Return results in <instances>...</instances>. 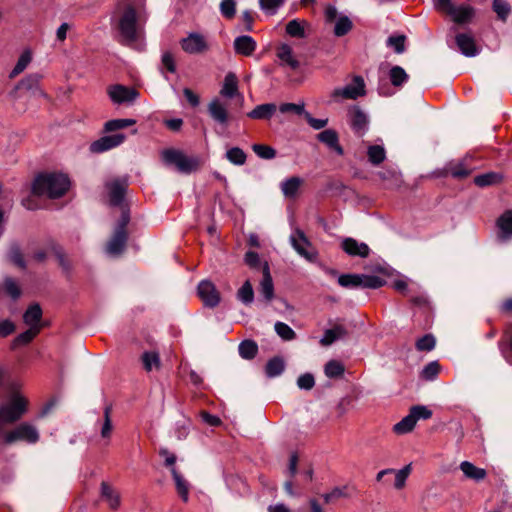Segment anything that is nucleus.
I'll return each mask as SVG.
<instances>
[{
	"label": "nucleus",
	"instance_id": "obj_36",
	"mask_svg": "<svg viewBox=\"0 0 512 512\" xmlns=\"http://www.w3.org/2000/svg\"><path fill=\"white\" fill-rule=\"evenodd\" d=\"M171 474L175 481L179 496L184 502H187L189 499V485L187 481L174 467L171 468Z\"/></svg>",
	"mask_w": 512,
	"mask_h": 512
},
{
	"label": "nucleus",
	"instance_id": "obj_46",
	"mask_svg": "<svg viewBox=\"0 0 512 512\" xmlns=\"http://www.w3.org/2000/svg\"><path fill=\"white\" fill-rule=\"evenodd\" d=\"M447 172L455 179H465L471 173V169L466 168L463 163H449Z\"/></svg>",
	"mask_w": 512,
	"mask_h": 512
},
{
	"label": "nucleus",
	"instance_id": "obj_56",
	"mask_svg": "<svg viewBox=\"0 0 512 512\" xmlns=\"http://www.w3.org/2000/svg\"><path fill=\"white\" fill-rule=\"evenodd\" d=\"M497 225L505 234H512V211L504 212L497 220Z\"/></svg>",
	"mask_w": 512,
	"mask_h": 512
},
{
	"label": "nucleus",
	"instance_id": "obj_60",
	"mask_svg": "<svg viewBox=\"0 0 512 512\" xmlns=\"http://www.w3.org/2000/svg\"><path fill=\"white\" fill-rule=\"evenodd\" d=\"M284 2L285 0H259L261 9L269 14H275Z\"/></svg>",
	"mask_w": 512,
	"mask_h": 512
},
{
	"label": "nucleus",
	"instance_id": "obj_2",
	"mask_svg": "<svg viewBox=\"0 0 512 512\" xmlns=\"http://www.w3.org/2000/svg\"><path fill=\"white\" fill-rule=\"evenodd\" d=\"M325 29H330L335 37H344L353 29L351 19L343 14H339L337 8L333 5H327L324 10Z\"/></svg>",
	"mask_w": 512,
	"mask_h": 512
},
{
	"label": "nucleus",
	"instance_id": "obj_54",
	"mask_svg": "<svg viewBox=\"0 0 512 512\" xmlns=\"http://www.w3.org/2000/svg\"><path fill=\"white\" fill-rule=\"evenodd\" d=\"M142 362L146 371H151L153 368L160 366L159 355L155 352H145L142 355Z\"/></svg>",
	"mask_w": 512,
	"mask_h": 512
},
{
	"label": "nucleus",
	"instance_id": "obj_34",
	"mask_svg": "<svg viewBox=\"0 0 512 512\" xmlns=\"http://www.w3.org/2000/svg\"><path fill=\"white\" fill-rule=\"evenodd\" d=\"M460 469L467 478L475 481L483 480L487 474L485 469L476 467L474 464L468 461H463L460 464Z\"/></svg>",
	"mask_w": 512,
	"mask_h": 512
},
{
	"label": "nucleus",
	"instance_id": "obj_25",
	"mask_svg": "<svg viewBox=\"0 0 512 512\" xmlns=\"http://www.w3.org/2000/svg\"><path fill=\"white\" fill-rule=\"evenodd\" d=\"M39 81H40V76L38 74H30L28 76H26L24 79H22L19 83H18V88L19 89H25L27 91H31L33 93V95H37V96H41V97H46V93L39 88Z\"/></svg>",
	"mask_w": 512,
	"mask_h": 512
},
{
	"label": "nucleus",
	"instance_id": "obj_18",
	"mask_svg": "<svg viewBox=\"0 0 512 512\" xmlns=\"http://www.w3.org/2000/svg\"><path fill=\"white\" fill-rule=\"evenodd\" d=\"M350 124L358 136H363L367 130L368 118L366 114L358 107L354 106L350 111Z\"/></svg>",
	"mask_w": 512,
	"mask_h": 512
},
{
	"label": "nucleus",
	"instance_id": "obj_63",
	"mask_svg": "<svg viewBox=\"0 0 512 512\" xmlns=\"http://www.w3.org/2000/svg\"><path fill=\"white\" fill-rule=\"evenodd\" d=\"M4 288H5L6 293L13 299H17L21 294L18 284L12 278H9V277L5 278Z\"/></svg>",
	"mask_w": 512,
	"mask_h": 512
},
{
	"label": "nucleus",
	"instance_id": "obj_13",
	"mask_svg": "<svg viewBox=\"0 0 512 512\" xmlns=\"http://www.w3.org/2000/svg\"><path fill=\"white\" fill-rule=\"evenodd\" d=\"M125 139L126 136L123 133L103 136L92 142L89 149L92 153H103L120 146Z\"/></svg>",
	"mask_w": 512,
	"mask_h": 512
},
{
	"label": "nucleus",
	"instance_id": "obj_47",
	"mask_svg": "<svg viewBox=\"0 0 512 512\" xmlns=\"http://www.w3.org/2000/svg\"><path fill=\"white\" fill-rule=\"evenodd\" d=\"M238 349L240 356L244 359H253L258 351L257 344L250 340L241 342Z\"/></svg>",
	"mask_w": 512,
	"mask_h": 512
},
{
	"label": "nucleus",
	"instance_id": "obj_32",
	"mask_svg": "<svg viewBox=\"0 0 512 512\" xmlns=\"http://www.w3.org/2000/svg\"><path fill=\"white\" fill-rule=\"evenodd\" d=\"M503 176L497 172H487L474 177V184L478 187H488L501 183Z\"/></svg>",
	"mask_w": 512,
	"mask_h": 512
},
{
	"label": "nucleus",
	"instance_id": "obj_14",
	"mask_svg": "<svg viewBox=\"0 0 512 512\" xmlns=\"http://www.w3.org/2000/svg\"><path fill=\"white\" fill-rule=\"evenodd\" d=\"M275 53L281 66L289 67L292 70H297L300 67V62L289 44L280 43L276 47Z\"/></svg>",
	"mask_w": 512,
	"mask_h": 512
},
{
	"label": "nucleus",
	"instance_id": "obj_31",
	"mask_svg": "<svg viewBox=\"0 0 512 512\" xmlns=\"http://www.w3.org/2000/svg\"><path fill=\"white\" fill-rule=\"evenodd\" d=\"M238 91V80L234 73L229 72L224 78L220 94L226 98H233Z\"/></svg>",
	"mask_w": 512,
	"mask_h": 512
},
{
	"label": "nucleus",
	"instance_id": "obj_19",
	"mask_svg": "<svg viewBox=\"0 0 512 512\" xmlns=\"http://www.w3.org/2000/svg\"><path fill=\"white\" fill-rule=\"evenodd\" d=\"M233 46L237 54L248 57L255 52L257 43L251 36L242 35L235 38Z\"/></svg>",
	"mask_w": 512,
	"mask_h": 512
},
{
	"label": "nucleus",
	"instance_id": "obj_28",
	"mask_svg": "<svg viewBox=\"0 0 512 512\" xmlns=\"http://www.w3.org/2000/svg\"><path fill=\"white\" fill-rule=\"evenodd\" d=\"M344 373L345 366L340 360L331 359L324 365V374L329 379H341L343 378Z\"/></svg>",
	"mask_w": 512,
	"mask_h": 512
},
{
	"label": "nucleus",
	"instance_id": "obj_50",
	"mask_svg": "<svg viewBox=\"0 0 512 512\" xmlns=\"http://www.w3.org/2000/svg\"><path fill=\"white\" fill-rule=\"evenodd\" d=\"M41 326H32L29 327L28 330L25 332L19 334L16 339L15 343L18 345H25L31 342L40 332Z\"/></svg>",
	"mask_w": 512,
	"mask_h": 512
},
{
	"label": "nucleus",
	"instance_id": "obj_10",
	"mask_svg": "<svg viewBox=\"0 0 512 512\" xmlns=\"http://www.w3.org/2000/svg\"><path fill=\"white\" fill-rule=\"evenodd\" d=\"M105 187L108 191L110 204L120 206L128 187L127 178H114L106 182Z\"/></svg>",
	"mask_w": 512,
	"mask_h": 512
},
{
	"label": "nucleus",
	"instance_id": "obj_62",
	"mask_svg": "<svg viewBox=\"0 0 512 512\" xmlns=\"http://www.w3.org/2000/svg\"><path fill=\"white\" fill-rule=\"evenodd\" d=\"M410 413L414 415L415 421L419 419H429L432 417V411L425 406L415 405L410 408Z\"/></svg>",
	"mask_w": 512,
	"mask_h": 512
},
{
	"label": "nucleus",
	"instance_id": "obj_61",
	"mask_svg": "<svg viewBox=\"0 0 512 512\" xmlns=\"http://www.w3.org/2000/svg\"><path fill=\"white\" fill-rule=\"evenodd\" d=\"M220 11L224 17L228 19L233 18L236 13L235 0H222L220 3Z\"/></svg>",
	"mask_w": 512,
	"mask_h": 512
},
{
	"label": "nucleus",
	"instance_id": "obj_12",
	"mask_svg": "<svg viewBox=\"0 0 512 512\" xmlns=\"http://www.w3.org/2000/svg\"><path fill=\"white\" fill-rule=\"evenodd\" d=\"M182 49L188 54H201L209 49L205 37L199 33H190L181 40Z\"/></svg>",
	"mask_w": 512,
	"mask_h": 512
},
{
	"label": "nucleus",
	"instance_id": "obj_29",
	"mask_svg": "<svg viewBox=\"0 0 512 512\" xmlns=\"http://www.w3.org/2000/svg\"><path fill=\"white\" fill-rule=\"evenodd\" d=\"M276 110L277 106L274 103H265L256 106L247 116L252 119H270Z\"/></svg>",
	"mask_w": 512,
	"mask_h": 512
},
{
	"label": "nucleus",
	"instance_id": "obj_8",
	"mask_svg": "<svg viewBox=\"0 0 512 512\" xmlns=\"http://www.w3.org/2000/svg\"><path fill=\"white\" fill-rule=\"evenodd\" d=\"M2 438L6 445H11L18 441L35 444L39 440V432L34 425L24 422L14 429L5 432Z\"/></svg>",
	"mask_w": 512,
	"mask_h": 512
},
{
	"label": "nucleus",
	"instance_id": "obj_40",
	"mask_svg": "<svg viewBox=\"0 0 512 512\" xmlns=\"http://www.w3.org/2000/svg\"><path fill=\"white\" fill-rule=\"evenodd\" d=\"M31 61H32L31 51L25 50L18 58V61H17L16 65L14 66L13 70L10 72L9 77L15 78L17 75L22 73L28 67V65L31 63Z\"/></svg>",
	"mask_w": 512,
	"mask_h": 512
},
{
	"label": "nucleus",
	"instance_id": "obj_52",
	"mask_svg": "<svg viewBox=\"0 0 512 512\" xmlns=\"http://www.w3.org/2000/svg\"><path fill=\"white\" fill-rule=\"evenodd\" d=\"M252 149H253L254 153L262 159L270 160L276 156L275 149L268 145L254 144L252 146Z\"/></svg>",
	"mask_w": 512,
	"mask_h": 512
},
{
	"label": "nucleus",
	"instance_id": "obj_35",
	"mask_svg": "<svg viewBox=\"0 0 512 512\" xmlns=\"http://www.w3.org/2000/svg\"><path fill=\"white\" fill-rule=\"evenodd\" d=\"M112 406L107 404L103 411V422L100 426V435L103 439L109 441L113 431V424L111 419Z\"/></svg>",
	"mask_w": 512,
	"mask_h": 512
},
{
	"label": "nucleus",
	"instance_id": "obj_15",
	"mask_svg": "<svg viewBox=\"0 0 512 512\" xmlns=\"http://www.w3.org/2000/svg\"><path fill=\"white\" fill-rule=\"evenodd\" d=\"M198 295L203 303L208 307H215L220 302L219 292L215 285L208 280H203L199 283Z\"/></svg>",
	"mask_w": 512,
	"mask_h": 512
},
{
	"label": "nucleus",
	"instance_id": "obj_37",
	"mask_svg": "<svg viewBox=\"0 0 512 512\" xmlns=\"http://www.w3.org/2000/svg\"><path fill=\"white\" fill-rule=\"evenodd\" d=\"M42 309L38 304L31 305L23 315V321L29 327L40 326Z\"/></svg>",
	"mask_w": 512,
	"mask_h": 512
},
{
	"label": "nucleus",
	"instance_id": "obj_64",
	"mask_svg": "<svg viewBox=\"0 0 512 512\" xmlns=\"http://www.w3.org/2000/svg\"><path fill=\"white\" fill-rule=\"evenodd\" d=\"M315 385V378L310 373L302 374L297 379V386L303 390H310Z\"/></svg>",
	"mask_w": 512,
	"mask_h": 512
},
{
	"label": "nucleus",
	"instance_id": "obj_3",
	"mask_svg": "<svg viewBox=\"0 0 512 512\" xmlns=\"http://www.w3.org/2000/svg\"><path fill=\"white\" fill-rule=\"evenodd\" d=\"M338 284L346 289H378L386 284V280L376 275L347 273L338 277Z\"/></svg>",
	"mask_w": 512,
	"mask_h": 512
},
{
	"label": "nucleus",
	"instance_id": "obj_22",
	"mask_svg": "<svg viewBox=\"0 0 512 512\" xmlns=\"http://www.w3.org/2000/svg\"><path fill=\"white\" fill-rule=\"evenodd\" d=\"M322 144L338 156L344 154V149L339 143L338 133L333 129L322 130Z\"/></svg>",
	"mask_w": 512,
	"mask_h": 512
},
{
	"label": "nucleus",
	"instance_id": "obj_41",
	"mask_svg": "<svg viewBox=\"0 0 512 512\" xmlns=\"http://www.w3.org/2000/svg\"><path fill=\"white\" fill-rule=\"evenodd\" d=\"M390 81L393 86L401 87L409 79L408 74L401 66H393L389 71Z\"/></svg>",
	"mask_w": 512,
	"mask_h": 512
},
{
	"label": "nucleus",
	"instance_id": "obj_49",
	"mask_svg": "<svg viewBox=\"0 0 512 512\" xmlns=\"http://www.w3.org/2000/svg\"><path fill=\"white\" fill-rule=\"evenodd\" d=\"M284 370V362L281 358L275 357L268 361L266 365V374L269 377L280 375Z\"/></svg>",
	"mask_w": 512,
	"mask_h": 512
},
{
	"label": "nucleus",
	"instance_id": "obj_45",
	"mask_svg": "<svg viewBox=\"0 0 512 512\" xmlns=\"http://www.w3.org/2000/svg\"><path fill=\"white\" fill-rule=\"evenodd\" d=\"M227 160L234 165H244L247 159L246 153L239 147H233L226 152Z\"/></svg>",
	"mask_w": 512,
	"mask_h": 512
},
{
	"label": "nucleus",
	"instance_id": "obj_55",
	"mask_svg": "<svg viewBox=\"0 0 512 512\" xmlns=\"http://www.w3.org/2000/svg\"><path fill=\"white\" fill-rule=\"evenodd\" d=\"M498 347L506 362L512 364V333L508 334L507 341H499Z\"/></svg>",
	"mask_w": 512,
	"mask_h": 512
},
{
	"label": "nucleus",
	"instance_id": "obj_27",
	"mask_svg": "<svg viewBox=\"0 0 512 512\" xmlns=\"http://www.w3.org/2000/svg\"><path fill=\"white\" fill-rule=\"evenodd\" d=\"M101 496L111 509H117L120 506L119 492L106 482L101 483Z\"/></svg>",
	"mask_w": 512,
	"mask_h": 512
},
{
	"label": "nucleus",
	"instance_id": "obj_53",
	"mask_svg": "<svg viewBox=\"0 0 512 512\" xmlns=\"http://www.w3.org/2000/svg\"><path fill=\"white\" fill-rule=\"evenodd\" d=\"M405 35L389 36L386 41L388 47H392L397 54L405 51Z\"/></svg>",
	"mask_w": 512,
	"mask_h": 512
},
{
	"label": "nucleus",
	"instance_id": "obj_26",
	"mask_svg": "<svg viewBox=\"0 0 512 512\" xmlns=\"http://www.w3.org/2000/svg\"><path fill=\"white\" fill-rule=\"evenodd\" d=\"M310 25L308 22L299 19H293L286 24V33L290 37L305 38Z\"/></svg>",
	"mask_w": 512,
	"mask_h": 512
},
{
	"label": "nucleus",
	"instance_id": "obj_17",
	"mask_svg": "<svg viewBox=\"0 0 512 512\" xmlns=\"http://www.w3.org/2000/svg\"><path fill=\"white\" fill-rule=\"evenodd\" d=\"M341 247L345 253L354 257L366 258L370 254V248L366 243L358 242L351 237L345 238L341 243Z\"/></svg>",
	"mask_w": 512,
	"mask_h": 512
},
{
	"label": "nucleus",
	"instance_id": "obj_7",
	"mask_svg": "<svg viewBox=\"0 0 512 512\" xmlns=\"http://www.w3.org/2000/svg\"><path fill=\"white\" fill-rule=\"evenodd\" d=\"M161 155L165 163L175 165L181 173L189 174L200 167V160L197 157L186 156L179 150L166 149Z\"/></svg>",
	"mask_w": 512,
	"mask_h": 512
},
{
	"label": "nucleus",
	"instance_id": "obj_4",
	"mask_svg": "<svg viewBox=\"0 0 512 512\" xmlns=\"http://www.w3.org/2000/svg\"><path fill=\"white\" fill-rule=\"evenodd\" d=\"M28 408V400L20 393H12L7 403L0 406V423H14L22 418Z\"/></svg>",
	"mask_w": 512,
	"mask_h": 512
},
{
	"label": "nucleus",
	"instance_id": "obj_11",
	"mask_svg": "<svg viewBox=\"0 0 512 512\" xmlns=\"http://www.w3.org/2000/svg\"><path fill=\"white\" fill-rule=\"evenodd\" d=\"M108 95L114 103L123 104L134 102L138 98L139 93L134 88L117 84L108 88Z\"/></svg>",
	"mask_w": 512,
	"mask_h": 512
},
{
	"label": "nucleus",
	"instance_id": "obj_21",
	"mask_svg": "<svg viewBox=\"0 0 512 512\" xmlns=\"http://www.w3.org/2000/svg\"><path fill=\"white\" fill-rule=\"evenodd\" d=\"M290 241L294 249L301 256L305 257L309 261H312L315 258L316 255L311 254L307 249L310 244L302 231L297 230L295 233H293L290 237Z\"/></svg>",
	"mask_w": 512,
	"mask_h": 512
},
{
	"label": "nucleus",
	"instance_id": "obj_1",
	"mask_svg": "<svg viewBox=\"0 0 512 512\" xmlns=\"http://www.w3.org/2000/svg\"><path fill=\"white\" fill-rule=\"evenodd\" d=\"M70 187L69 178L62 173H46L37 176L32 185L34 196L51 199L62 197Z\"/></svg>",
	"mask_w": 512,
	"mask_h": 512
},
{
	"label": "nucleus",
	"instance_id": "obj_30",
	"mask_svg": "<svg viewBox=\"0 0 512 512\" xmlns=\"http://www.w3.org/2000/svg\"><path fill=\"white\" fill-rule=\"evenodd\" d=\"M303 180L300 177H291L281 183V191L286 198H295Z\"/></svg>",
	"mask_w": 512,
	"mask_h": 512
},
{
	"label": "nucleus",
	"instance_id": "obj_9",
	"mask_svg": "<svg viewBox=\"0 0 512 512\" xmlns=\"http://www.w3.org/2000/svg\"><path fill=\"white\" fill-rule=\"evenodd\" d=\"M364 95L365 83L361 76H354L353 83L348 84L344 88L335 89L331 94L334 99H338L339 97L345 99H357L358 97Z\"/></svg>",
	"mask_w": 512,
	"mask_h": 512
},
{
	"label": "nucleus",
	"instance_id": "obj_20",
	"mask_svg": "<svg viewBox=\"0 0 512 512\" xmlns=\"http://www.w3.org/2000/svg\"><path fill=\"white\" fill-rule=\"evenodd\" d=\"M455 41L461 53L466 57H474L478 54L476 43L470 35L459 33L456 35Z\"/></svg>",
	"mask_w": 512,
	"mask_h": 512
},
{
	"label": "nucleus",
	"instance_id": "obj_57",
	"mask_svg": "<svg viewBox=\"0 0 512 512\" xmlns=\"http://www.w3.org/2000/svg\"><path fill=\"white\" fill-rule=\"evenodd\" d=\"M275 331L285 341H290L296 336L294 330L283 322L275 323Z\"/></svg>",
	"mask_w": 512,
	"mask_h": 512
},
{
	"label": "nucleus",
	"instance_id": "obj_59",
	"mask_svg": "<svg viewBox=\"0 0 512 512\" xmlns=\"http://www.w3.org/2000/svg\"><path fill=\"white\" fill-rule=\"evenodd\" d=\"M440 372V365L433 361L424 366L421 376L426 380H433Z\"/></svg>",
	"mask_w": 512,
	"mask_h": 512
},
{
	"label": "nucleus",
	"instance_id": "obj_44",
	"mask_svg": "<svg viewBox=\"0 0 512 512\" xmlns=\"http://www.w3.org/2000/svg\"><path fill=\"white\" fill-rule=\"evenodd\" d=\"M237 298L243 304H251L254 300V291L249 280L245 281L241 288L237 291Z\"/></svg>",
	"mask_w": 512,
	"mask_h": 512
},
{
	"label": "nucleus",
	"instance_id": "obj_24",
	"mask_svg": "<svg viewBox=\"0 0 512 512\" xmlns=\"http://www.w3.org/2000/svg\"><path fill=\"white\" fill-rule=\"evenodd\" d=\"M262 272L263 279L260 283V292L267 301H271L274 297V286L267 262H264Z\"/></svg>",
	"mask_w": 512,
	"mask_h": 512
},
{
	"label": "nucleus",
	"instance_id": "obj_58",
	"mask_svg": "<svg viewBox=\"0 0 512 512\" xmlns=\"http://www.w3.org/2000/svg\"><path fill=\"white\" fill-rule=\"evenodd\" d=\"M411 472V464L406 465L399 471H395L393 474H395V482L394 487L396 489H402L405 486L406 480Z\"/></svg>",
	"mask_w": 512,
	"mask_h": 512
},
{
	"label": "nucleus",
	"instance_id": "obj_33",
	"mask_svg": "<svg viewBox=\"0 0 512 512\" xmlns=\"http://www.w3.org/2000/svg\"><path fill=\"white\" fill-rule=\"evenodd\" d=\"M350 497L348 486L335 487L331 492L322 494V504H335L342 498Z\"/></svg>",
	"mask_w": 512,
	"mask_h": 512
},
{
	"label": "nucleus",
	"instance_id": "obj_23",
	"mask_svg": "<svg viewBox=\"0 0 512 512\" xmlns=\"http://www.w3.org/2000/svg\"><path fill=\"white\" fill-rule=\"evenodd\" d=\"M127 238V232L115 230L112 238L107 244V253L113 256L121 254L126 246Z\"/></svg>",
	"mask_w": 512,
	"mask_h": 512
},
{
	"label": "nucleus",
	"instance_id": "obj_16",
	"mask_svg": "<svg viewBox=\"0 0 512 512\" xmlns=\"http://www.w3.org/2000/svg\"><path fill=\"white\" fill-rule=\"evenodd\" d=\"M207 108L209 115L215 122L225 127L228 125L230 118L229 112L226 105L218 98L211 100Z\"/></svg>",
	"mask_w": 512,
	"mask_h": 512
},
{
	"label": "nucleus",
	"instance_id": "obj_43",
	"mask_svg": "<svg viewBox=\"0 0 512 512\" xmlns=\"http://www.w3.org/2000/svg\"><path fill=\"white\" fill-rule=\"evenodd\" d=\"M367 155L371 164L379 165L385 160L386 152L380 145H370L368 147Z\"/></svg>",
	"mask_w": 512,
	"mask_h": 512
},
{
	"label": "nucleus",
	"instance_id": "obj_39",
	"mask_svg": "<svg viewBox=\"0 0 512 512\" xmlns=\"http://www.w3.org/2000/svg\"><path fill=\"white\" fill-rule=\"evenodd\" d=\"M416 425L415 417L410 412L401 421L396 423L393 426V431L395 434L403 435L411 432Z\"/></svg>",
	"mask_w": 512,
	"mask_h": 512
},
{
	"label": "nucleus",
	"instance_id": "obj_42",
	"mask_svg": "<svg viewBox=\"0 0 512 512\" xmlns=\"http://www.w3.org/2000/svg\"><path fill=\"white\" fill-rule=\"evenodd\" d=\"M136 123L134 119H113L109 120L104 124V132L109 133L125 129L133 126Z\"/></svg>",
	"mask_w": 512,
	"mask_h": 512
},
{
	"label": "nucleus",
	"instance_id": "obj_48",
	"mask_svg": "<svg viewBox=\"0 0 512 512\" xmlns=\"http://www.w3.org/2000/svg\"><path fill=\"white\" fill-rule=\"evenodd\" d=\"M492 8L498 18L504 22L511 12L510 4L505 0H493Z\"/></svg>",
	"mask_w": 512,
	"mask_h": 512
},
{
	"label": "nucleus",
	"instance_id": "obj_6",
	"mask_svg": "<svg viewBox=\"0 0 512 512\" xmlns=\"http://www.w3.org/2000/svg\"><path fill=\"white\" fill-rule=\"evenodd\" d=\"M350 330L345 318H328L322 334V346H331L349 337Z\"/></svg>",
	"mask_w": 512,
	"mask_h": 512
},
{
	"label": "nucleus",
	"instance_id": "obj_51",
	"mask_svg": "<svg viewBox=\"0 0 512 512\" xmlns=\"http://www.w3.org/2000/svg\"><path fill=\"white\" fill-rule=\"evenodd\" d=\"M436 344L435 337L432 334H425L416 341V349L418 351H431L434 349Z\"/></svg>",
	"mask_w": 512,
	"mask_h": 512
},
{
	"label": "nucleus",
	"instance_id": "obj_5",
	"mask_svg": "<svg viewBox=\"0 0 512 512\" xmlns=\"http://www.w3.org/2000/svg\"><path fill=\"white\" fill-rule=\"evenodd\" d=\"M117 28L125 43L136 41L138 36L137 13L133 6L127 5L120 13L117 20Z\"/></svg>",
	"mask_w": 512,
	"mask_h": 512
},
{
	"label": "nucleus",
	"instance_id": "obj_38",
	"mask_svg": "<svg viewBox=\"0 0 512 512\" xmlns=\"http://www.w3.org/2000/svg\"><path fill=\"white\" fill-rule=\"evenodd\" d=\"M453 21L457 24L468 23L474 15V9L471 6H455V12L449 13Z\"/></svg>",
	"mask_w": 512,
	"mask_h": 512
}]
</instances>
